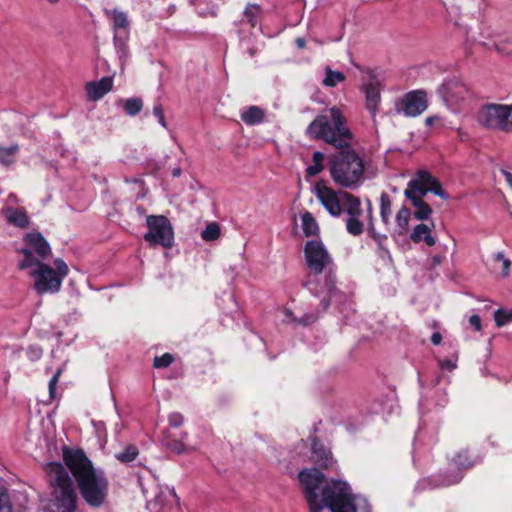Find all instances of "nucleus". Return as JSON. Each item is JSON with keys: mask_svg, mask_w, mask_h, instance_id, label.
I'll list each match as a JSON object with an SVG mask.
<instances>
[{"mask_svg": "<svg viewBox=\"0 0 512 512\" xmlns=\"http://www.w3.org/2000/svg\"><path fill=\"white\" fill-rule=\"evenodd\" d=\"M497 49L501 52L512 53V46L505 48V47H501L500 45H497Z\"/></svg>", "mask_w": 512, "mask_h": 512, "instance_id": "obj_54", "label": "nucleus"}, {"mask_svg": "<svg viewBox=\"0 0 512 512\" xmlns=\"http://www.w3.org/2000/svg\"><path fill=\"white\" fill-rule=\"evenodd\" d=\"M174 361V356L171 353H165L161 356H156L153 361V366L157 369L166 368Z\"/></svg>", "mask_w": 512, "mask_h": 512, "instance_id": "obj_39", "label": "nucleus"}, {"mask_svg": "<svg viewBox=\"0 0 512 512\" xmlns=\"http://www.w3.org/2000/svg\"><path fill=\"white\" fill-rule=\"evenodd\" d=\"M295 44L299 49H303L306 46V41L304 38L298 37L295 40Z\"/></svg>", "mask_w": 512, "mask_h": 512, "instance_id": "obj_52", "label": "nucleus"}, {"mask_svg": "<svg viewBox=\"0 0 512 512\" xmlns=\"http://www.w3.org/2000/svg\"><path fill=\"white\" fill-rule=\"evenodd\" d=\"M302 230L306 237L317 235L319 232V226L313 215L309 212L302 215Z\"/></svg>", "mask_w": 512, "mask_h": 512, "instance_id": "obj_27", "label": "nucleus"}, {"mask_svg": "<svg viewBox=\"0 0 512 512\" xmlns=\"http://www.w3.org/2000/svg\"><path fill=\"white\" fill-rule=\"evenodd\" d=\"M248 53L251 57H253L255 55L256 51L253 48H251V49H249Z\"/></svg>", "mask_w": 512, "mask_h": 512, "instance_id": "obj_59", "label": "nucleus"}, {"mask_svg": "<svg viewBox=\"0 0 512 512\" xmlns=\"http://www.w3.org/2000/svg\"><path fill=\"white\" fill-rule=\"evenodd\" d=\"M508 104L489 103L482 105L476 112L477 123L487 129L504 132Z\"/></svg>", "mask_w": 512, "mask_h": 512, "instance_id": "obj_13", "label": "nucleus"}, {"mask_svg": "<svg viewBox=\"0 0 512 512\" xmlns=\"http://www.w3.org/2000/svg\"><path fill=\"white\" fill-rule=\"evenodd\" d=\"M439 366L442 370L452 371L456 368V361L452 359H445L439 362Z\"/></svg>", "mask_w": 512, "mask_h": 512, "instance_id": "obj_46", "label": "nucleus"}, {"mask_svg": "<svg viewBox=\"0 0 512 512\" xmlns=\"http://www.w3.org/2000/svg\"><path fill=\"white\" fill-rule=\"evenodd\" d=\"M394 107L398 114L417 117L428 108L427 95L423 90L410 91L396 100Z\"/></svg>", "mask_w": 512, "mask_h": 512, "instance_id": "obj_14", "label": "nucleus"}, {"mask_svg": "<svg viewBox=\"0 0 512 512\" xmlns=\"http://www.w3.org/2000/svg\"><path fill=\"white\" fill-rule=\"evenodd\" d=\"M391 206L392 204L389 195L383 192L380 196V216L385 225H388L390 221L392 213Z\"/></svg>", "mask_w": 512, "mask_h": 512, "instance_id": "obj_30", "label": "nucleus"}, {"mask_svg": "<svg viewBox=\"0 0 512 512\" xmlns=\"http://www.w3.org/2000/svg\"><path fill=\"white\" fill-rule=\"evenodd\" d=\"M324 154L320 151H315L312 156L313 164L306 168V174L309 177H315L320 174L323 169Z\"/></svg>", "mask_w": 512, "mask_h": 512, "instance_id": "obj_28", "label": "nucleus"}, {"mask_svg": "<svg viewBox=\"0 0 512 512\" xmlns=\"http://www.w3.org/2000/svg\"><path fill=\"white\" fill-rule=\"evenodd\" d=\"M368 218H369L368 232L371 235V237L378 244V255L381 258H384L386 256L390 258V253L387 250V248L384 246V242L387 239V237L385 235H381V234L375 232L374 225L372 222V206H371L370 201H368Z\"/></svg>", "mask_w": 512, "mask_h": 512, "instance_id": "obj_25", "label": "nucleus"}, {"mask_svg": "<svg viewBox=\"0 0 512 512\" xmlns=\"http://www.w3.org/2000/svg\"><path fill=\"white\" fill-rule=\"evenodd\" d=\"M54 264L55 269L45 263L31 268L29 274L34 280L35 291L40 295L58 293L69 273L68 265L61 258H57Z\"/></svg>", "mask_w": 512, "mask_h": 512, "instance_id": "obj_8", "label": "nucleus"}, {"mask_svg": "<svg viewBox=\"0 0 512 512\" xmlns=\"http://www.w3.org/2000/svg\"><path fill=\"white\" fill-rule=\"evenodd\" d=\"M439 120V117L438 116H429L425 119V123L427 126L431 127L434 125L435 122H437Z\"/></svg>", "mask_w": 512, "mask_h": 512, "instance_id": "obj_51", "label": "nucleus"}, {"mask_svg": "<svg viewBox=\"0 0 512 512\" xmlns=\"http://www.w3.org/2000/svg\"><path fill=\"white\" fill-rule=\"evenodd\" d=\"M345 80L344 73L340 71H334L329 67L325 68V78L323 84L326 87H335L337 84Z\"/></svg>", "mask_w": 512, "mask_h": 512, "instance_id": "obj_31", "label": "nucleus"}, {"mask_svg": "<svg viewBox=\"0 0 512 512\" xmlns=\"http://www.w3.org/2000/svg\"><path fill=\"white\" fill-rule=\"evenodd\" d=\"M4 215L7 222L15 227L25 229L30 224L29 217L24 209L6 207Z\"/></svg>", "mask_w": 512, "mask_h": 512, "instance_id": "obj_21", "label": "nucleus"}, {"mask_svg": "<svg viewBox=\"0 0 512 512\" xmlns=\"http://www.w3.org/2000/svg\"><path fill=\"white\" fill-rule=\"evenodd\" d=\"M446 403H447V397H446V394H444L443 398L441 399L440 403H438V405L443 407Z\"/></svg>", "mask_w": 512, "mask_h": 512, "instance_id": "obj_57", "label": "nucleus"}, {"mask_svg": "<svg viewBox=\"0 0 512 512\" xmlns=\"http://www.w3.org/2000/svg\"><path fill=\"white\" fill-rule=\"evenodd\" d=\"M340 150L329 158L328 168L331 179L343 189L355 190L364 180V159L351 146Z\"/></svg>", "mask_w": 512, "mask_h": 512, "instance_id": "obj_5", "label": "nucleus"}, {"mask_svg": "<svg viewBox=\"0 0 512 512\" xmlns=\"http://www.w3.org/2000/svg\"><path fill=\"white\" fill-rule=\"evenodd\" d=\"M153 114L154 116L159 119L164 116V110L160 103H155L153 106Z\"/></svg>", "mask_w": 512, "mask_h": 512, "instance_id": "obj_48", "label": "nucleus"}, {"mask_svg": "<svg viewBox=\"0 0 512 512\" xmlns=\"http://www.w3.org/2000/svg\"><path fill=\"white\" fill-rule=\"evenodd\" d=\"M494 260L497 262H501L502 270H501V276L503 278L508 277L510 273V267H511V261L505 257L503 252H498L494 256Z\"/></svg>", "mask_w": 512, "mask_h": 512, "instance_id": "obj_40", "label": "nucleus"}, {"mask_svg": "<svg viewBox=\"0 0 512 512\" xmlns=\"http://www.w3.org/2000/svg\"><path fill=\"white\" fill-rule=\"evenodd\" d=\"M18 151L17 145L0 147V163L10 165L14 162V155Z\"/></svg>", "mask_w": 512, "mask_h": 512, "instance_id": "obj_36", "label": "nucleus"}, {"mask_svg": "<svg viewBox=\"0 0 512 512\" xmlns=\"http://www.w3.org/2000/svg\"><path fill=\"white\" fill-rule=\"evenodd\" d=\"M221 229L218 223L211 222L201 232V237L204 241H214L219 238Z\"/></svg>", "mask_w": 512, "mask_h": 512, "instance_id": "obj_35", "label": "nucleus"}, {"mask_svg": "<svg viewBox=\"0 0 512 512\" xmlns=\"http://www.w3.org/2000/svg\"><path fill=\"white\" fill-rule=\"evenodd\" d=\"M169 428L172 430H177L184 422V417L182 414L178 412H173L168 417Z\"/></svg>", "mask_w": 512, "mask_h": 512, "instance_id": "obj_43", "label": "nucleus"}, {"mask_svg": "<svg viewBox=\"0 0 512 512\" xmlns=\"http://www.w3.org/2000/svg\"><path fill=\"white\" fill-rule=\"evenodd\" d=\"M264 118L265 111L258 106H250L241 113V120L250 126L262 123Z\"/></svg>", "mask_w": 512, "mask_h": 512, "instance_id": "obj_26", "label": "nucleus"}, {"mask_svg": "<svg viewBox=\"0 0 512 512\" xmlns=\"http://www.w3.org/2000/svg\"><path fill=\"white\" fill-rule=\"evenodd\" d=\"M502 174L504 175L509 186L512 188V173H510L506 170H502Z\"/></svg>", "mask_w": 512, "mask_h": 512, "instance_id": "obj_53", "label": "nucleus"}, {"mask_svg": "<svg viewBox=\"0 0 512 512\" xmlns=\"http://www.w3.org/2000/svg\"><path fill=\"white\" fill-rule=\"evenodd\" d=\"M410 216L411 212L407 207L403 206L398 210L396 214V224L399 228V234H402L407 230Z\"/></svg>", "mask_w": 512, "mask_h": 512, "instance_id": "obj_32", "label": "nucleus"}, {"mask_svg": "<svg viewBox=\"0 0 512 512\" xmlns=\"http://www.w3.org/2000/svg\"><path fill=\"white\" fill-rule=\"evenodd\" d=\"M362 91L365 94V108L374 119L378 113L379 105L381 102V86L380 83L373 79L362 86Z\"/></svg>", "mask_w": 512, "mask_h": 512, "instance_id": "obj_17", "label": "nucleus"}, {"mask_svg": "<svg viewBox=\"0 0 512 512\" xmlns=\"http://www.w3.org/2000/svg\"><path fill=\"white\" fill-rule=\"evenodd\" d=\"M444 257L443 256H440V255H435L431 258V265L433 267H436V266H439L442 261H443Z\"/></svg>", "mask_w": 512, "mask_h": 512, "instance_id": "obj_49", "label": "nucleus"}, {"mask_svg": "<svg viewBox=\"0 0 512 512\" xmlns=\"http://www.w3.org/2000/svg\"><path fill=\"white\" fill-rule=\"evenodd\" d=\"M505 133H512V104H508L506 113Z\"/></svg>", "mask_w": 512, "mask_h": 512, "instance_id": "obj_45", "label": "nucleus"}, {"mask_svg": "<svg viewBox=\"0 0 512 512\" xmlns=\"http://www.w3.org/2000/svg\"><path fill=\"white\" fill-rule=\"evenodd\" d=\"M158 122H159V124H160L162 127L167 128V126H168V125H167V122H166V120H165V116H163L162 118H159V119H158Z\"/></svg>", "mask_w": 512, "mask_h": 512, "instance_id": "obj_55", "label": "nucleus"}, {"mask_svg": "<svg viewBox=\"0 0 512 512\" xmlns=\"http://www.w3.org/2000/svg\"><path fill=\"white\" fill-rule=\"evenodd\" d=\"M127 41H128L127 33H125V35H121L120 33H115L113 36L114 47L116 49V53L120 60V66H121L122 71L124 70V66L130 56Z\"/></svg>", "mask_w": 512, "mask_h": 512, "instance_id": "obj_24", "label": "nucleus"}, {"mask_svg": "<svg viewBox=\"0 0 512 512\" xmlns=\"http://www.w3.org/2000/svg\"><path fill=\"white\" fill-rule=\"evenodd\" d=\"M24 242L26 247L21 250L23 259L19 263L20 269L42 264L51 255V247L40 232L28 233Z\"/></svg>", "mask_w": 512, "mask_h": 512, "instance_id": "obj_10", "label": "nucleus"}, {"mask_svg": "<svg viewBox=\"0 0 512 512\" xmlns=\"http://www.w3.org/2000/svg\"><path fill=\"white\" fill-rule=\"evenodd\" d=\"M318 318L317 314L309 313L305 314L302 318L297 319L294 317L293 312L289 309L285 310V321L288 323H296L299 325L307 326L314 323Z\"/></svg>", "mask_w": 512, "mask_h": 512, "instance_id": "obj_29", "label": "nucleus"}, {"mask_svg": "<svg viewBox=\"0 0 512 512\" xmlns=\"http://www.w3.org/2000/svg\"><path fill=\"white\" fill-rule=\"evenodd\" d=\"M46 472L53 487L51 512H75L77 495L66 468L59 462L47 464Z\"/></svg>", "mask_w": 512, "mask_h": 512, "instance_id": "obj_7", "label": "nucleus"}, {"mask_svg": "<svg viewBox=\"0 0 512 512\" xmlns=\"http://www.w3.org/2000/svg\"><path fill=\"white\" fill-rule=\"evenodd\" d=\"M9 379H10V373H9V372H6V373H5V377H4V381H5V382H8V381H9Z\"/></svg>", "mask_w": 512, "mask_h": 512, "instance_id": "obj_58", "label": "nucleus"}, {"mask_svg": "<svg viewBox=\"0 0 512 512\" xmlns=\"http://www.w3.org/2000/svg\"><path fill=\"white\" fill-rule=\"evenodd\" d=\"M312 460L323 468H331L334 464L332 453L327 450L318 440L312 441Z\"/></svg>", "mask_w": 512, "mask_h": 512, "instance_id": "obj_20", "label": "nucleus"}, {"mask_svg": "<svg viewBox=\"0 0 512 512\" xmlns=\"http://www.w3.org/2000/svg\"><path fill=\"white\" fill-rule=\"evenodd\" d=\"M306 134L314 140H322L337 149H345L351 146L354 135L347 126V120L341 110L331 107L308 125Z\"/></svg>", "mask_w": 512, "mask_h": 512, "instance_id": "obj_4", "label": "nucleus"}, {"mask_svg": "<svg viewBox=\"0 0 512 512\" xmlns=\"http://www.w3.org/2000/svg\"><path fill=\"white\" fill-rule=\"evenodd\" d=\"M147 232L144 240L152 247L160 245L170 249L174 245V230L170 220L164 215L146 217Z\"/></svg>", "mask_w": 512, "mask_h": 512, "instance_id": "obj_9", "label": "nucleus"}, {"mask_svg": "<svg viewBox=\"0 0 512 512\" xmlns=\"http://www.w3.org/2000/svg\"><path fill=\"white\" fill-rule=\"evenodd\" d=\"M494 319L498 327H502L509 322H512V309H498L494 313Z\"/></svg>", "mask_w": 512, "mask_h": 512, "instance_id": "obj_38", "label": "nucleus"}, {"mask_svg": "<svg viewBox=\"0 0 512 512\" xmlns=\"http://www.w3.org/2000/svg\"><path fill=\"white\" fill-rule=\"evenodd\" d=\"M172 174H173V176H175V177L180 176V175H181V169H180V168H175V169H173Z\"/></svg>", "mask_w": 512, "mask_h": 512, "instance_id": "obj_56", "label": "nucleus"}, {"mask_svg": "<svg viewBox=\"0 0 512 512\" xmlns=\"http://www.w3.org/2000/svg\"><path fill=\"white\" fill-rule=\"evenodd\" d=\"M61 373H62V369H58L49 381L48 388H49L50 399H54V397H55L56 386H57V383H58Z\"/></svg>", "mask_w": 512, "mask_h": 512, "instance_id": "obj_44", "label": "nucleus"}, {"mask_svg": "<svg viewBox=\"0 0 512 512\" xmlns=\"http://www.w3.org/2000/svg\"><path fill=\"white\" fill-rule=\"evenodd\" d=\"M26 355L30 361L35 362V361H38L42 357L43 350L38 345H30L27 348Z\"/></svg>", "mask_w": 512, "mask_h": 512, "instance_id": "obj_42", "label": "nucleus"}, {"mask_svg": "<svg viewBox=\"0 0 512 512\" xmlns=\"http://www.w3.org/2000/svg\"><path fill=\"white\" fill-rule=\"evenodd\" d=\"M343 212L347 214L346 229L348 233L353 236H359L362 234L364 231V224L360 220L363 216L360 199L353 195L345 205Z\"/></svg>", "mask_w": 512, "mask_h": 512, "instance_id": "obj_15", "label": "nucleus"}, {"mask_svg": "<svg viewBox=\"0 0 512 512\" xmlns=\"http://www.w3.org/2000/svg\"><path fill=\"white\" fill-rule=\"evenodd\" d=\"M314 193L319 202L332 217H339L353 194L343 190L336 191L324 182L316 183Z\"/></svg>", "mask_w": 512, "mask_h": 512, "instance_id": "obj_11", "label": "nucleus"}, {"mask_svg": "<svg viewBox=\"0 0 512 512\" xmlns=\"http://www.w3.org/2000/svg\"><path fill=\"white\" fill-rule=\"evenodd\" d=\"M439 93L450 107L458 105L470 95L469 88L460 80L451 79L442 84Z\"/></svg>", "mask_w": 512, "mask_h": 512, "instance_id": "obj_16", "label": "nucleus"}, {"mask_svg": "<svg viewBox=\"0 0 512 512\" xmlns=\"http://www.w3.org/2000/svg\"><path fill=\"white\" fill-rule=\"evenodd\" d=\"M106 15L113 21L114 34L120 33L121 35H125V33H127L129 36V21L125 12L114 8L112 10H107Z\"/></svg>", "mask_w": 512, "mask_h": 512, "instance_id": "obj_22", "label": "nucleus"}, {"mask_svg": "<svg viewBox=\"0 0 512 512\" xmlns=\"http://www.w3.org/2000/svg\"><path fill=\"white\" fill-rule=\"evenodd\" d=\"M0 512H12L10 497L4 488H0Z\"/></svg>", "mask_w": 512, "mask_h": 512, "instance_id": "obj_41", "label": "nucleus"}, {"mask_svg": "<svg viewBox=\"0 0 512 512\" xmlns=\"http://www.w3.org/2000/svg\"><path fill=\"white\" fill-rule=\"evenodd\" d=\"M188 434L184 431L166 429L163 433L162 442L170 450L177 454H182L187 451L185 441Z\"/></svg>", "mask_w": 512, "mask_h": 512, "instance_id": "obj_19", "label": "nucleus"}, {"mask_svg": "<svg viewBox=\"0 0 512 512\" xmlns=\"http://www.w3.org/2000/svg\"><path fill=\"white\" fill-rule=\"evenodd\" d=\"M298 478L310 512H322L325 508L331 512H356L361 503L365 506V512H369L366 499L354 497L347 482L333 480L321 487L325 475L316 468L300 471Z\"/></svg>", "mask_w": 512, "mask_h": 512, "instance_id": "obj_1", "label": "nucleus"}, {"mask_svg": "<svg viewBox=\"0 0 512 512\" xmlns=\"http://www.w3.org/2000/svg\"><path fill=\"white\" fill-rule=\"evenodd\" d=\"M472 465L473 462L470 460L468 453L466 451L460 452L452 460L453 471L444 476L435 475L429 479H425L420 482V485L424 488L427 486L435 488L456 484L463 478V470L472 467Z\"/></svg>", "mask_w": 512, "mask_h": 512, "instance_id": "obj_12", "label": "nucleus"}, {"mask_svg": "<svg viewBox=\"0 0 512 512\" xmlns=\"http://www.w3.org/2000/svg\"><path fill=\"white\" fill-rule=\"evenodd\" d=\"M123 107L127 115L135 116L142 110L143 101L137 97L129 98L125 100Z\"/></svg>", "mask_w": 512, "mask_h": 512, "instance_id": "obj_34", "label": "nucleus"}, {"mask_svg": "<svg viewBox=\"0 0 512 512\" xmlns=\"http://www.w3.org/2000/svg\"><path fill=\"white\" fill-rule=\"evenodd\" d=\"M50 4H57L60 0H47Z\"/></svg>", "mask_w": 512, "mask_h": 512, "instance_id": "obj_60", "label": "nucleus"}, {"mask_svg": "<svg viewBox=\"0 0 512 512\" xmlns=\"http://www.w3.org/2000/svg\"><path fill=\"white\" fill-rule=\"evenodd\" d=\"M63 460L73 475L83 500L93 508L106 502L109 481L103 470L95 468L83 450L64 447Z\"/></svg>", "mask_w": 512, "mask_h": 512, "instance_id": "obj_3", "label": "nucleus"}, {"mask_svg": "<svg viewBox=\"0 0 512 512\" xmlns=\"http://www.w3.org/2000/svg\"><path fill=\"white\" fill-rule=\"evenodd\" d=\"M429 192L442 199L448 198L441 184L428 171H417L415 176L408 182L407 188L404 191L405 197L411 201L414 207L413 217L417 220L425 221L432 215V208L423 200V197Z\"/></svg>", "mask_w": 512, "mask_h": 512, "instance_id": "obj_6", "label": "nucleus"}, {"mask_svg": "<svg viewBox=\"0 0 512 512\" xmlns=\"http://www.w3.org/2000/svg\"><path fill=\"white\" fill-rule=\"evenodd\" d=\"M138 455V449L134 445H129L123 449V451L116 454V458L123 462L129 463L136 459Z\"/></svg>", "mask_w": 512, "mask_h": 512, "instance_id": "obj_37", "label": "nucleus"}, {"mask_svg": "<svg viewBox=\"0 0 512 512\" xmlns=\"http://www.w3.org/2000/svg\"><path fill=\"white\" fill-rule=\"evenodd\" d=\"M410 239L414 243L424 242L429 247H432L436 244V239L432 235V228L426 224L416 225L410 234Z\"/></svg>", "mask_w": 512, "mask_h": 512, "instance_id": "obj_23", "label": "nucleus"}, {"mask_svg": "<svg viewBox=\"0 0 512 512\" xmlns=\"http://www.w3.org/2000/svg\"><path fill=\"white\" fill-rule=\"evenodd\" d=\"M304 258L310 275L314 277L307 280L304 286L321 299L322 309L326 311L331 301L340 294L336 288L337 266L332 255L319 239L305 243Z\"/></svg>", "mask_w": 512, "mask_h": 512, "instance_id": "obj_2", "label": "nucleus"}, {"mask_svg": "<svg viewBox=\"0 0 512 512\" xmlns=\"http://www.w3.org/2000/svg\"><path fill=\"white\" fill-rule=\"evenodd\" d=\"M112 87L113 78L110 76L103 77L98 81L88 82L85 86L87 98L90 101H98L110 92Z\"/></svg>", "mask_w": 512, "mask_h": 512, "instance_id": "obj_18", "label": "nucleus"}, {"mask_svg": "<svg viewBox=\"0 0 512 512\" xmlns=\"http://www.w3.org/2000/svg\"><path fill=\"white\" fill-rule=\"evenodd\" d=\"M441 340H442V336L440 333L438 332H435L432 334L431 336V342L434 344V345H439L441 343Z\"/></svg>", "mask_w": 512, "mask_h": 512, "instance_id": "obj_50", "label": "nucleus"}, {"mask_svg": "<svg viewBox=\"0 0 512 512\" xmlns=\"http://www.w3.org/2000/svg\"><path fill=\"white\" fill-rule=\"evenodd\" d=\"M469 323L475 328L476 331L481 330V319L478 315H472L469 318Z\"/></svg>", "mask_w": 512, "mask_h": 512, "instance_id": "obj_47", "label": "nucleus"}, {"mask_svg": "<svg viewBox=\"0 0 512 512\" xmlns=\"http://www.w3.org/2000/svg\"><path fill=\"white\" fill-rule=\"evenodd\" d=\"M244 16L247 19V21L251 24L252 27H255L258 22L259 18L261 16V7L257 4H249L247 5Z\"/></svg>", "mask_w": 512, "mask_h": 512, "instance_id": "obj_33", "label": "nucleus"}]
</instances>
